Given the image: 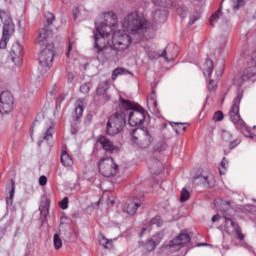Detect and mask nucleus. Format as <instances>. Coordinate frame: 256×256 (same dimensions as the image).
I'll return each mask as SVG.
<instances>
[{
  "label": "nucleus",
  "mask_w": 256,
  "mask_h": 256,
  "mask_svg": "<svg viewBox=\"0 0 256 256\" xmlns=\"http://www.w3.org/2000/svg\"><path fill=\"white\" fill-rule=\"evenodd\" d=\"M123 30L117 29V15L113 12L104 13V21L96 22V31L94 32V49L101 53L108 45L116 55L123 57L125 51L131 47L133 40L130 35H139L141 37L147 29V19L139 12H131L121 21ZM129 33V34H127Z\"/></svg>",
  "instance_id": "1"
},
{
  "label": "nucleus",
  "mask_w": 256,
  "mask_h": 256,
  "mask_svg": "<svg viewBox=\"0 0 256 256\" xmlns=\"http://www.w3.org/2000/svg\"><path fill=\"white\" fill-rule=\"evenodd\" d=\"M120 107L124 115L128 116L130 127H139V125L145 123L147 111L141 105L120 97Z\"/></svg>",
  "instance_id": "2"
},
{
  "label": "nucleus",
  "mask_w": 256,
  "mask_h": 256,
  "mask_svg": "<svg viewBox=\"0 0 256 256\" xmlns=\"http://www.w3.org/2000/svg\"><path fill=\"white\" fill-rule=\"evenodd\" d=\"M242 99H243V90L241 91L238 90V95L234 99V102L229 112V116L231 121L234 123L236 129H238V131H241L244 137H250V139H253V136L251 135V131H249V128L245 124V121H243V119H241V115H239V105L241 104Z\"/></svg>",
  "instance_id": "3"
},
{
  "label": "nucleus",
  "mask_w": 256,
  "mask_h": 256,
  "mask_svg": "<svg viewBox=\"0 0 256 256\" xmlns=\"http://www.w3.org/2000/svg\"><path fill=\"white\" fill-rule=\"evenodd\" d=\"M0 19L3 23V35L0 41V49H7V43L9 39L13 37L15 33V24L11 18V13L9 11L0 8Z\"/></svg>",
  "instance_id": "4"
},
{
  "label": "nucleus",
  "mask_w": 256,
  "mask_h": 256,
  "mask_svg": "<svg viewBox=\"0 0 256 256\" xmlns=\"http://www.w3.org/2000/svg\"><path fill=\"white\" fill-rule=\"evenodd\" d=\"M191 241V236L187 232H181L174 240L165 242L160 248L165 255H171L175 251H179L183 245H187Z\"/></svg>",
  "instance_id": "5"
},
{
  "label": "nucleus",
  "mask_w": 256,
  "mask_h": 256,
  "mask_svg": "<svg viewBox=\"0 0 256 256\" xmlns=\"http://www.w3.org/2000/svg\"><path fill=\"white\" fill-rule=\"evenodd\" d=\"M131 137L133 145L138 149H147L153 143V138L147 129L135 128L131 132Z\"/></svg>",
  "instance_id": "6"
},
{
  "label": "nucleus",
  "mask_w": 256,
  "mask_h": 256,
  "mask_svg": "<svg viewBox=\"0 0 256 256\" xmlns=\"http://www.w3.org/2000/svg\"><path fill=\"white\" fill-rule=\"evenodd\" d=\"M98 170L103 177H115L119 173V165L113 158L106 156L98 161Z\"/></svg>",
  "instance_id": "7"
},
{
  "label": "nucleus",
  "mask_w": 256,
  "mask_h": 256,
  "mask_svg": "<svg viewBox=\"0 0 256 256\" xmlns=\"http://www.w3.org/2000/svg\"><path fill=\"white\" fill-rule=\"evenodd\" d=\"M154 4V10L152 11V19L156 23H165L167 19V11L165 7H172L171 0H152Z\"/></svg>",
  "instance_id": "8"
},
{
  "label": "nucleus",
  "mask_w": 256,
  "mask_h": 256,
  "mask_svg": "<svg viewBox=\"0 0 256 256\" xmlns=\"http://www.w3.org/2000/svg\"><path fill=\"white\" fill-rule=\"evenodd\" d=\"M55 57V46L53 44H47L46 48L41 51L39 55V63L41 71H47L53 66V59Z\"/></svg>",
  "instance_id": "9"
},
{
  "label": "nucleus",
  "mask_w": 256,
  "mask_h": 256,
  "mask_svg": "<svg viewBox=\"0 0 256 256\" xmlns=\"http://www.w3.org/2000/svg\"><path fill=\"white\" fill-rule=\"evenodd\" d=\"M229 3L232 5V9L235 11L236 9H239L240 7H243L245 5L244 0H222L220 9L211 16L210 18V25L213 27L215 23H227V19H223V14H221V9H223V4Z\"/></svg>",
  "instance_id": "10"
},
{
  "label": "nucleus",
  "mask_w": 256,
  "mask_h": 256,
  "mask_svg": "<svg viewBox=\"0 0 256 256\" xmlns=\"http://www.w3.org/2000/svg\"><path fill=\"white\" fill-rule=\"evenodd\" d=\"M15 105V98H13V94L10 92H2L0 94V113L2 115H7L13 111V107Z\"/></svg>",
  "instance_id": "11"
},
{
  "label": "nucleus",
  "mask_w": 256,
  "mask_h": 256,
  "mask_svg": "<svg viewBox=\"0 0 256 256\" xmlns=\"http://www.w3.org/2000/svg\"><path fill=\"white\" fill-rule=\"evenodd\" d=\"M125 117L126 114L123 112V108H121V113H116L110 117L108 123L114 126V131L112 133L121 132V129H123V126L125 125Z\"/></svg>",
  "instance_id": "12"
},
{
  "label": "nucleus",
  "mask_w": 256,
  "mask_h": 256,
  "mask_svg": "<svg viewBox=\"0 0 256 256\" xmlns=\"http://www.w3.org/2000/svg\"><path fill=\"white\" fill-rule=\"evenodd\" d=\"M10 57L13 63L16 65H19L23 61V47L21 44H19V42H16L12 45Z\"/></svg>",
  "instance_id": "13"
},
{
  "label": "nucleus",
  "mask_w": 256,
  "mask_h": 256,
  "mask_svg": "<svg viewBox=\"0 0 256 256\" xmlns=\"http://www.w3.org/2000/svg\"><path fill=\"white\" fill-rule=\"evenodd\" d=\"M98 143H100L104 151H108L109 153H117V151H119V148L114 146L113 142H111V140L105 136H101L98 140Z\"/></svg>",
  "instance_id": "14"
},
{
  "label": "nucleus",
  "mask_w": 256,
  "mask_h": 256,
  "mask_svg": "<svg viewBox=\"0 0 256 256\" xmlns=\"http://www.w3.org/2000/svg\"><path fill=\"white\" fill-rule=\"evenodd\" d=\"M197 181H199L203 187H214L215 186V176L208 172L207 174H203L197 178Z\"/></svg>",
  "instance_id": "15"
},
{
  "label": "nucleus",
  "mask_w": 256,
  "mask_h": 256,
  "mask_svg": "<svg viewBox=\"0 0 256 256\" xmlns=\"http://www.w3.org/2000/svg\"><path fill=\"white\" fill-rule=\"evenodd\" d=\"M226 229H229V227H232L233 232L237 235V239L239 241H243L245 239V235L241 232V228H239V224L235 223L231 220V218H226Z\"/></svg>",
  "instance_id": "16"
},
{
  "label": "nucleus",
  "mask_w": 256,
  "mask_h": 256,
  "mask_svg": "<svg viewBox=\"0 0 256 256\" xmlns=\"http://www.w3.org/2000/svg\"><path fill=\"white\" fill-rule=\"evenodd\" d=\"M51 31L47 28H42L39 31V35L38 38L36 40V43H38V45H47V41H49V39H51Z\"/></svg>",
  "instance_id": "17"
},
{
  "label": "nucleus",
  "mask_w": 256,
  "mask_h": 256,
  "mask_svg": "<svg viewBox=\"0 0 256 256\" xmlns=\"http://www.w3.org/2000/svg\"><path fill=\"white\" fill-rule=\"evenodd\" d=\"M153 225H156L157 227H161V225H163V220L161 219V217L156 216V217L152 218L148 222V225L142 228V230L140 232V237H143V235H145V233H149V231H151V229H149V227H153Z\"/></svg>",
  "instance_id": "18"
},
{
  "label": "nucleus",
  "mask_w": 256,
  "mask_h": 256,
  "mask_svg": "<svg viewBox=\"0 0 256 256\" xmlns=\"http://www.w3.org/2000/svg\"><path fill=\"white\" fill-rule=\"evenodd\" d=\"M55 133V124L53 122L48 121V123L44 126V134L42 135V139L44 141H49V139L53 138V134Z\"/></svg>",
  "instance_id": "19"
},
{
  "label": "nucleus",
  "mask_w": 256,
  "mask_h": 256,
  "mask_svg": "<svg viewBox=\"0 0 256 256\" xmlns=\"http://www.w3.org/2000/svg\"><path fill=\"white\" fill-rule=\"evenodd\" d=\"M85 107H87V100L80 98L76 101L75 114L77 119H79V117H83V111H85Z\"/></svg>",
  "instance_id": "20"
},
{
  "label": "nucleus",
  "mask_w": 256,
  "mask_h": 256,
  "mask_svg": "<svg viewBox=\"0 0 256 256\" xmlns=\"http://www.w3.org/2000/svg\"><path fill=\"white\" fill-rule=\"evenodd\" d=\"M139 247L144 253H151V251H155V248L157 246L155 245V242H153V240L148 239L146 242H141L139 244Z\"/></svg>",
  "instance_id": "21"
},
{
  "label": "nucleus",
  "mask_w": 256,
  "mask_h": 256,
  "mask_svg": "<svg viewBox=\"0 0 256 256\" xmlns=\"http://www.w3.org/2000/svg\"><path fill=\"white\" fill-rule=\"evenodd\" d=\"M147 166L152 170L155 171L156 173L163 167V164L161 161H159L156 158H149L147 160Z\"/></svg>",
  "instance_id": "22"
},
{
  "label": "nucleus",
  "mask_w": 256,
  "mask_h": 256,
  "mask_svg": "<svg viewBox=\"0 0 256 256\" xmlns=\"http://www.w3.org/2000/svg\"><path fill=\"white\" fill-rule=\"evenodd\" d=\"M139 207H141V203L130 201L124 211L129 215H135Z\"/></svg>",
  "instance_id": "23"
},
{
  "label": "nucleus",
  "mask_w": 256,
  "mask_h": 256,
  "mask_svg": "<svg viewBox=\"0 0 256 256\" xmlns=\"http://www.w3.org/2000/svg\"><path fill=\"white\" fill-rule=\"evenodd\" d=\"M49 207H50L49 200H45L40 203L39 211H40L41 217H43V219H47V217L49 215Z\"/></svg>",
  "instance_id": "24"
},
{
  "label": "nucleus",
  "mask_w": 256,
  "mask_h": 256,
  "mask_svg": "<svg viewBox=\"0 0 256 256\" xmlns=\"http://www.w3.org/2000/svg\"><path fill=\"white\" fill-rule=\"evenodd\" d=\"M61 163L64 167H73V158L67 153V151H62L61 153Z\"/></svg>",
  "instance_id": "25"
},
{
  "label": "nucleus",
  "mask_w": 256,
  "mask_h": 256,
  "mask_svg": "<svg viewBox=\"0 0 256 256\" xmlns=\"http://www.w3.org/2000/svg\"><path fill=\"white\" fill-rule=\"evenodd\" d=\"M202 69L205 77H211L213 73V60L207 59Z\"/></svg>",
  "instance_id": "26"
},
{
  "label": "nucleus",
  "mask_w": 256,
  "mask_h": 256,
  "mask_svg": "<svg viewBox=\"0 0 256 256\" xmlns=\"http://www.w3.org/2000/svg\"><path fill=\"white\" fill-rule=\"evenodd\" d=\"M171 126L177 135H183L187 129V127H185V123L180 122H171Z\"/></svg>",
  "instance_id": "27"
},
{
  "label": "nucleus",
  "mask_w": 256,
  "mask_h": 256,
  "mask_svg": "<svg viewBox=\"0 0 256 256\" xmlns=\"http://www.w3.org/2000/svg\"><path fill=\"white\" fill-rule=\"evenodd\" d=\"M121 75H133V73L125 68H116L112 73V81H115Z\"/></svg>",
  "instance_id": "28"
},
{
  "label": "nucleus",
  "mask_w": 256,
  "mask_h": 256,
  "mask_svg": "<svg viewBox=\"0 0 256 256\" xmlns=\"http://www.w3.org/2000/svg\"><path fill=\"white\" fill-rule=\"evenodd\" d=\"M108 90H109V81L106 80L99 83L96 93L97 95H105Z\"/></svg>",
  "instance_id": "29"
},
{
  "label": "nucleus",
  "mask_w": 256,
  "mask_h": 256,
  "mask_svg": "<svg viewBox=\"0 0 256 256\" xmlns=\"http://www.w3.org/2000/svg\"><path fill=\"white\" fill-rule=\"evenodd\" d=\"M147 105L150 107L153 111H157V96L155 95V92L150 94L147 98Z\"/></svg>",
  "instance_id": "30"
},
{
  "label": "nucleus",
  "mask_w": 256,
  "mask_h": 256,
  "mask_svg": "<svg viewBox=\"0 0 256 256\" xmlns=\"http://www.w3.org/2000/svg\"><path fill=\"white\" fill-rule=\"evenodd\" d=\"M99 243L104 249H113V240L105 238L103 235L98 237Z\"/></svg>",
  "instance_id": "31"
},
{
  "label": "nucleus",
  "mask_w": 256,
  "mask_h": 256,
  "mask_svg": "<svg viewBox=\"0 0 256 256\" xmlns=\"http://www.w3.org/2000/svg\"><path fill=\"white\" fill-rule=\"evenodd\" d=\"M13 197H15V181L11 180L9 196L6 197L7 205H13Z\"/></svg>",
  "instance_id": "32"
},
{
  "label": "nucleus",
  "mask_w": 256,
  "mask_h": 256,
  "mask_svg": "<svg viewBox=\"0 0 256 256\" xmlns=\"http://www.w3.org/2000/svg\"><path fill=\"white\" fill-rule=\"evenodd\" d=\"M165 237V234L163 232H159L155 235H153L150 240L153 241L154 245L157 247V245H159L163 239Z\"/></svg>",
  "instance_id": "33"
},
{
  "label": "nucleus",
  "mask_w": 256,
  "mask_h": 256,
  "mask_svg": "<svg viewBox=\"0 0 256 256\" xmlns=\"http://www.w3.org/2000/svg\"><path fill=\"white\" fill-rule=\"evenodd\" d=\"M227 167H229V161H227L226 158H223L219 165V174L220 175H225V171H227Z\"/></svg>",
  "instance_id": "34"
},
{
  "label": "nucleus",
  "mask_w": 256,
  "mask_h": 256,
  "mask_svg": "<svg viewBox=\"0 0 256 256\" xmlns=\"http://www.w3.org/2000/svg\"><path fill=\"white\" fill-rule=\"evenodd\" d=\"M190 197H191V193L185 188H183L181 190V195H180L181 203H186V201H189Z\"/></svg>",
  "instance_id": "35"
},
{
  "label": "nucleus",
  "mask_w": 256,
  "mask_h": 256,
  "mask_svg": "<svg viewBox=\"0 0 256 256\" xmlns=\"http://www.w3.org/2000/svg\"><path fill=\"white\" fill-rule=\"evenodd\" d=\"M53 243L55 249H61V247H63V240L61 239V236H59V234H54Z\"/></svg>",
  "instance_id": "36"
},
{
  "label": "nucleus",
  "mask_w": 256,
  "mask_h": 256,
  "mask_svg": "<svg viewBox=\"0 0 256 256\" xmlns=\"http://www.w3.org/2000/svg\"><path fill=\"white\" fill-rule=\"evenodd\" d=\"M221 137H222L223 141H231V139H233V134L231 132H229L228 130H222Z\"/></svg>",
  "instance_id": "37"
},
{
  "label": "nucleus",
  "mask_w": 256,
  "mask_h": 256,
  "mask_svg": "<svg viewBox=\"0 0 256 256\" xmlns=\"http://www.w3.org/2000/svg\"><path fill=\"white\" fill-rule=\"evenodd\" d=\"M224 118H225V115H223V112L217 111L214 113L213 121H216V122L223 121Z\"/></svg>",
  "instance_id": "38"
},
{
  "label": "nucleus",
  "mask_w": 256,
  "mask_h": 256,
  "mask_svg": "<svg viewBox=\"0 0 256 256\" xmlns=\"http://www.w3.org/2000/svg\"><path fill=\"white\" fill-rule=\"evenodd\" d=\"M59 207H61L63 210L69 208V198L64 197L60 202H59Z\"/></svg>",
  "instance_id": "39"
},
{
  "label": "nucleus",
  "mask_w": 256,
  "mask_h": 256,
  "mask_svg": "<svg viewBox=\"0 0 256 256\" xmlns=\"http://www.w3.org/2000/svg\"><path fill=\"white\" fill-rule=\"evenodd\" d=\"M45 17H46L47 24L53 25V21H55V15L51 12H47Z\"/></svg>",
  "instance_id": "40"
},
{
  "label": "nucleus",
  "mask_w": 256,
  "mask_h": 256,
  "mask_svg": "<svg viewBox=\"0 0 256 256\" xmlns=\"http://www.w3.org/2000/svg\"><path fill=\"white\" fill-rule=\"evenodd\" d=\"M158 57H163V59L165 61H167V63L173 61V59H175V57L171 56H167V50H163L162 54H158Z\"/></svg>",
  "instance_id": "41"
},
{
  "label": "nucleus",
  "mask_w": 256,
  "mask_h": 256,
  "mask_svg": "<svg viewBox=\"0 0 256 256\" xmlns=\"http://www.w3.org/2000/svg\"><path fill=\"white\" fill-rule=\"evenodd\" d=\"M106 131H107L108 135H110V136L117 135V133H113V131H115V126L110 125L109 122H107Z\"/></svg>",
  "instance_id": "42"
},
{
  "label": "nucleus",
  "mask_w": 256,
  "mask_h": 256,
  "mask_svg": "<svg viewBox=\"0 0 256 256\" xmlns=\"http://www.w3.org/2000/svg\"><path fill=\"white\" fill-rule=\"evenodd\" d=\"M177 13L180 17L184 18L185 15H187V9L185 8V6H179L177 8Z\"/></svg>",
  "instance_id": "43"
},
{
  "label": "nucleus",
  "mask_w": 256,
  "mask_h": 256,
  "mask_svg": "<svg viewBox=\"0 0 256 256\" xmlns=\"http://www.w3.org/2000/svg\"><path fill=\"white\" fill-rule=\"evenodd\" d=\"M75 49V41L70 40L69 41V46H68V51H67V57H71V52Z\"/></svg>",
  "instance_id": "44"
},
{
  "label": "nucleus",
  "mask_w": 256,
  "mask_h": 256,
  "mask_svg": "<svg viewBox=\"0 0 256 256\" xmlns=\"http://www.w3.org/2000/svg\"><path fill=\"white\" fill-rule=\"evenodd\" d=\"M240 144H241V139L237 138L230 142L229 149H235V147H237Z\"/></svg>",
  "instance_id": "45"
},
{
  "label": "nucleus",
  "mask_w": 256,
  "mask_h": 256,
  "mask_svg": "<svg viewBox=\"0 0 256 256\" xmlns=\"http://www.w3.org/2000/svg\"><path fill=\"white\" fill-rule=\"evenodd\" d=\"M144 51H145L147 57H149V59H156L155 56L153 55V53H151V47L145 46Z\"/></svg>",
  "instance_id": "46"
},
{
  "label": "nucleus",
  "mask_w": 256,
  "mask_h": 256,
  "mask_svg": "<svg viewBox=\"0 0 256 256\" xmlns=\"http://www.w3.org/2000/svg\"><path fill=\"white\" fill-rule=\"evenodd\" d=\"M217 89V84L214 80H209L208 82V91H215Z\"/></svg>",
  "instance_id": "47"
},
{
  "label": "nucleus",
  "mask_w": 256,
  "mask_h": 256,
  "mask_svg": "<svg viewBox=\"0 0 256 256\" xmlns=\"http://www.w3.org/2000/svg\"><path fill=\"white\" fill-rule=\"evenodd\" d=\"M80 91H81V93H84V95H86V93H89V91H90L89 85L82 84L80 86Z\"/></svg>",
  "instance_id": "48"
},
{
  "label": "nucleus",
  "mask_w": 256,
  "mask_h": 256,
  "mask_svg": "<svg viewBox=\"0 0 256 256\" xmlns=\"http://www.w3.org/2000/svg\"><path fill=\"white\" fill-rule=\"evenodd\" d=\"M39 185L41 187H45V185H47V176H40Z\"/></svg>",
  "instance_id": "49"
},
{
  "label": "nucleus",
  "mask_w": 256,
  "mask_h": 256,
  "mask_svg": "<svg viewBox=\"0 0 256 256\" xmlns=\"http://www.w3.org/2000/svg\"><path fill=\"white\" fill-rule=\"evenodd\" d=\"M73 79H75V75L73 73H68V82L73 83Z\"/></svg>",
  "instance_id": "50"
},
{
  "label": "nucleus",
  "mask_w": 256,
  "mask_h": 256,
  "mask_svg": "<svg viewBox=\"0 0 256 256\" xmlns=\"http://www.w3.org/2000/svg\"><path fill=\"white\" fill-rule=\"evenodd\" d=\"M199 19V16H194L190 19L189 25H194L195 21H197Z\"/></svg>",
  "instance_id": "51"
},
{
  "label": "nucleus",
  "mask_w": 256,
  "mask_h": 256,
  "mask_svg": "<svg viewBox=\"0 0 256 256\" xmlns=\"http://www.w3.org/2000/svg\"><path fill=\"white\" fill-rule=\"evenodd\" d=\"M219 219H221V216H219L218 214L214 215L212 217V223H217V221H219Z\"/></svg>",
  "instance_id": "52"
},
{
  "label": "nucleus",
  "mask_w": 256,
  "mask_h": 256,
  "mask_svg": "<svg viewBox=\"0 0 256 256\" xmlns=\"http://www.w3.org/2000/svg\"><path fill=\"white\" fill-rule=\"evenodd\" d=\"M77 15H79V8H76V9L73 10L74 19H77Z\"/></svg>",
  "instance_id": "53"
},
{
  "label": "nucleus",
  "mask_w": 256,
  "mask_h": 256,
  "mask_svg": "<svg viewBox=\"0 0 256 256\" xmlns=\"http://www.w3.org/2000/svg\"><path fill=\"white\" fill-rule=\"evenodd\" d=\"M107 204L108 205H114L115 204V200L111 199V198H108L107 199Z\"/></svg>",
  "instance_id": "54"
},
{
  "label": "nucleus",
  "mask_w": 256,
  "mask_h": 256,
  "mask_svg": "<svg viewBox=\"0 0 256 256\" xmlns=\"http://www.w3.org/2000/svg\"><path fill=\"white\" fill-rule=\"evenodd\" d=\"M75 133H77V128H72V129H71V134H72V135H75Z\"/></svg>",
  "instance_id": "55"
},
{
  "label": "nucleus",
  "mask_w": 256,
  "mask_h": 256,
  "mask_svg": "<svg viewBox=\"0 0 256 256\" xmlns=\"http://www.w3.org/2000/svg\"><path fill=\"white\" fill-rule=\"evenodd\" d=\"M62 3H69L70 0H61Z\"/></svg>",
  "instance_id": "56"
},
{
  "label": "nucleus",
  "mask_w": 256,
  "mask_h": 256,
  "mask_svg": "<svg viewBox=\"0 0 256 256\" xmlns=\"http://www.w3.org/2000/svg\"><path fill=\"white\" fill-rule=\"evenodd\" d=\"M37 125V121L34 122V126Z\"/></svg>",
  "instance_id": "57"
},
{
  "label": "nucleus",
  "mask_w": 256,
  "mask_h": 256,
  "mask_svg": "<svg viewBox=\"0 0 256 256\" xmlns=\"http://www.w3.org/2000/svg\"><path fill=\"white\" fill-rule=\"evenodd\" d=\"M220 75H223V72H222V71L220 72Z\"/></svg>",
  "instance_id": "58"
},
{
  "label": "nucleus",
  "mask_w": 256,
  "mask_h": 256,
  "mask_svg": "<svg viewBox=\"0 0 256 256\" xmlns=\"http://www.w3.org/2000/svg\"><path fill=\"white\" fill-rule=\"evenodd\" d=\"M253 129H256V126H253Z\"/></svg>",
  "instance_id": "59"
},
{
  "label": "nucleus",
  "mask_w": 256,
  "mask_h": 256,
  "mask_svg": "<svg viewBox=\"0 0 256 256\" xmlns=\"http://www.w3.org/2000/svg\"><path fill=\"white\" fill-rule=\"evenodd\" d=\"M107 99L109 100V96H107Z\"/></svg>",
  "instance_id": "60"
}]
</instances>
